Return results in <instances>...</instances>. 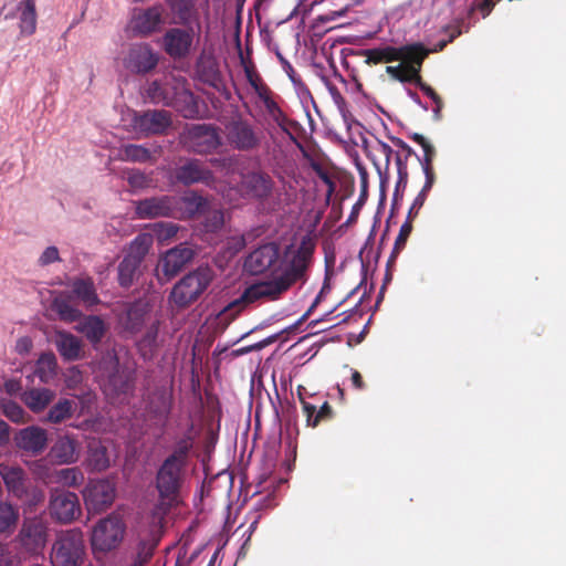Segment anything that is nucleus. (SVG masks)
<instances>
[{"label":"nucleus","mask_w":566,"mask_h":566,"mask_svg":"<svg viewBox=\"0 0 566 566\" xmlns=\"http://www.w3.org/2000/svg\"><path fill=\"white\" fill-rule=\"evenodd\" d=\"M179 230V227L172 222H157L153 226V238L155 237L158 242L164 243L174 238Z\"/></svg>","instance_id":"nucleus-47"},{"label":"nucleus","mask_w":566,"mask_h":566,"mask_svg":"<svg viewBox=\"0 0 566 566\" xmlns=\"http://www.w3.org/2000/svg\"><path fill=\"white\" fill-rule=\"evenodd\" d=\"M142 263L135 261L133 258L124 256L118 264V283L122 287L128 289L133 285Z\"/></svg>","instance_id":"nucleus-38"},{"label":"nucleus","mask_w":566,"mask_h":566,"mask_svg":"<svg viewBox=\"0 0 566 566\" xmlns=\"http://www.w3.org/2000/svg\"><path fill=\"white\" fill-rule=\"evenodd\" d=\"M154 239L151 233H139L129 244L128 251L125 254L133 258L135 261L142 263L153 245Z\"/></svg>","instance_id":"nucleus-40"},{"label":"nucleus","mask_w":566,"mask_h":566,"mask_svg":"<svg viewBox=\"0 0 566 566\" xmlns=\"http://www.w3.org/2000/svg\"><path fill=\"white\" fill-rule=\"evenodd\" d=\"M145 97L153 104L170 106L174 102V93L168 84L161 80H154L145 88Z\"/></svg>","instance_id":"nucleus-32"},{"label":"nucleus","mask_w":566,"mask_h":566,"mask_svg":"<svg viewBox=\"0 0 566 566\" xmlns=\"http://www.w3.org/2000/svg\"><path fill=\"white\" fill-rule=\"evenodd\" d=\"M313 74L322 80L325 75L333 73L335 80H337L340 84L346 85V80L344 76L337 71L335 64L332 61H328V66H324L323 64L313 62L312 64Z\"/></svg>","instance_id":"nucleus-48"},{"label":"nucleus","mask_w":566,"mask_h":566,"mask_svg":"<svg viewBox=\"0 0 566 566\" xmlns=\"http://www.w3.org/2000/svg\"><path fill=\"white\" fill-rule=\"evenodd\" d=\"M348 11V6L343 4L340 7H337L335 9H328L327 11L321 13L317 17V20L322 23H328L337 20L340 17H344Z\"/></svg>","instance_id":"nucleus-56"},{"label":"nucleus","mask_w":566,"mask_h":566,"mask_svg":"<svg viewBox=\"0 0 566 566\" xmlns=\"http://www.w3.org/2000/svg\"><path fill=\"white\" fill-rule=\"evenodd\" d=\"M314 245L306 239L283 249L276 242H265L251 250L243 261L244 271L253 276H282L307 280L313 263Z\"/></svg>","instance_id":"nucleus-1"},{"label":"nucleus","mask_w":566,"mask_h":566,"mask_svg":"<svg viewBox=\"0 0 566 566\" xmlns=\"http://www.w3.org/2000/svg\"><path fill=\"white\" fill-rule=\"evenodd\" d=\"M159 321H154L147 326L145 334L136 342L137 350L144 360H151L159 347L158 344Z\"/></svg>","instance_id":"nucleus-29"},{"label":"nucleus","mask_w":566,"mask_h":566,"mask_svg":"<svg viewBox=\"0 0 566 566\" xmlns=\"http://www.w3.org/2000/svg\"><path fill=\"white\" fill-rule=\"evenodd\" d=\"M69 286L71 287L69 293L72 297L77 298L85 306L92 307L99 304L101 300L92 277L74 279L70 282Z\"/></svg>","instance_id":"nucleus-25"},{"label":"nucleus","mask_w":566,"mask_h":566,"mask_svg":"<svg viewBox=\"0 0 566 566\" xmlns=\"http://www.w3.org/2000/svg\"><path fill=\"white\" fill-rule=\"evenodd\" d=\"M164 8L156 4L146 9H135L130 19V28L135 35L148 36L160 30L164 23Z\"/></svg>","instance_id":"nucleus-18"},{"label":"nucleus","mask_w":566,"mask_h":566,"mask_svg":"<svg viewBox=\"0 0 566 566\" xmlns=\"http://www.w3.org/2000/svg\"><path fill=\"white\" fill-rule=\"evenodd\" d=\"M176 179L185 186L203 184L208 187H213L216 181L212 170L196 158L187 159L177 167Z\"/></svg>","instance_id":"nucleus-20"},{"label":"nucleus","mask_w":566,"mask_h":566,"mask_svg":"<svg viewBox=\"0 0 566 566\" xmlns=\"http://www.w3.org/2000/svg\"><path fill=\"white\" fill-rule=\"evenodd\" d=\"M224 223V216L222 210H212L208 213L206 217L203 227L209 232H217L223 227Z\"/></svg>","instance_id":"nucleus-51"},{"label":"nucleus","mask_w":566,"mask_h":566,"mask_svg":"<svg viewBox=\"0 0 566 566\" xmlns=\"http://www.w3.org/2000/svg\"><path fill=\"white\" fill-rule=\"evenodd\" d=\"M407 160H408V158H406V156H402L399 151H396L395 161H396V166H397L398 178H397L395 192H394V201H396L398 199V197H400V199L402 198V193L408 184Z\"/></svg>","instance_id":"nucleus-43"},{"label":"nucleus","mask_w":566,"mask_h":566,"mask_svg":"<svg viewBox=\"0 0 566 566\" xmlns=\"http://www.w3.org/2000/svg\"><path fill=\"white\" fill-rule=\"evenodd\" d=\"M179 203L182 205L181 217L185 219L193 218L198 213L203 212L208 207L207 199L197 192H190L178 198Z\"/></svg>","instance_id":"nucleus-35"},{"label":"nucleus","mask_w":566,"mask_h":566,"mask_svg":"<svg viewBox=\"0 0 566 566\" xmlns=\"http://www.w3.org/2000/svg\"><path fill=\"white\" fill-rule=\"evenodd\" d=\"M375 149L385 157V172L387 174L390 165V159L392 155H395L396 153L394 151L391 146L381 140H377Z\"/></svg>","instance_id":"nucleus-60"},{"label":"nucleus","mask_w":566,"mask_h":566,"mask_svg":"<svg viewBox=\"0 0 566 566\" xmlns=\"http://www.w3.org/2000/svg\"><path fill=\"white\" fill-rule=\"evenodd\" d=\"M129 186L134 189L147 188L150 184V179L139 170H133L127 178Z\"/></svg>","instance_id":"nucleus-57"},{"label":"nucleus","mask_w":566,"mask_h":566,"mask_svg":"<svg viewBox=\"0 0 566 566\" xmlns=\"http://www.w3.org/2000/svg\"><path fill=\"white\" fill-rule=\"evenodd\" d=\"M20 12V32L22 35H32L36 30V9L34 0H23L18 4Z\"/></svg>","instance_id":"nucleus-33"},{"label":"nucleus","mask_w":566,"mask_h":566,"mask_svg":"<svg viewBox=\"0 0 566 566\" xmlns=\"http://www.w3.org/2000/svg\"><path fill=\"white\" fill-rule=\"evenodd\" d=\"M75 328L94 345L102 340L106 331L104 321L97 315L85 316Z\"/></svg>","instance_id":"nucleus-30"},{"label":"nucleus","mask_w":566,"mask_h":566,"mask_svg":"<svg viewBox=\"0 0 566 566\" xmlns=\"http://www.w3.org/2000/svg\"><path fill=\"white\" fill-rule=\"evenodd\" d=\"M14 442L20 450L31 455H38L46 448L48 432L41 427L30 426L19 430L14 436Z\"/></svg>","instance_id":"nucleus-21"},{"label":"nucleus","mask_w":566,"mask_h":566,"mask_svg":"<svg viewBox=\"0 0 566 566\" xmlns=\"http://www.w3.org/2000/svg\"><path fill=\"white\" fill-rule=\"evenodd\" d=\"M19 564L18 554L9 543L0 542V566H15Z\"/></svg>","instance_id":"nucleus-50"},{"label":"nucleus","mask_w":566,"mask_h":566,"mask_svg":"<svg viewBox=\"0 0 566 566\" xmlns=\"http://www.w3.org/2000/svg\"><path fill=\"white\" fill-rule=\"evenodd\" d=\"M116 496V488L107 479L90 480L83 490V497L88 511L101 513L108 509Z\"/></svg>","instance_id":"nucleus-16"},{"label":"nucleus","mask_w":566,"mask_h":566,"mask_svg":"<svg viewBox=\"0 0 566 566\" xmlns=\"http://www.w3.org/2000/svg\"><path fill=\"white\" fill-rule=\"evenodd\" d=\"M193 258V251L185 244L168 250L160 260V266L167 279L177 275Z\"/></svg>","instance_id":"nucleus-22"},{"label":"nucleus","mask_w":566,"mask_h":566,"mask_svg":"<svg viewBox=\"0 0 566 566\" xmlns=\"http://www.w3.org/2000/svg\"><path fill=\"white\" fill-rule=\"evenodd\" d=\"M292 84L300 102L304 107H306L308 104L315 105L314 98L307 85L303 82L301 77L292 82Z\"/></svg>","instance_id":"nucleus-52"},{"label":"nucleus","mask_w":566,"mask_h":566,"mask_svg":"<svg viewBox=\"0 0 566 566\" xmlns=\"http://www.w3.org/2000/svg\"><path fill=\"white\" fill-rule=\"evenodd\" d=\"M126 534L124 520L115 514L101 518L92 528L91 546L93 552L109 553L116 549Z\"/></svg>","instance_id":"nucleus-5"},{"label":"nucleus","mask_w":566,"mask_h":566,"mask_svg":"<svg viewBox=\"0 0 566 566\" xmlns=\"http://www.w3.org/2000/svg\"><path fill=\"white\" fill-rule=\"evenodd\" d=\"M84 533L80 527L61 530L52 543L49 559L52 566H81L85 559Z\"/></svg>","instance_id":"nucleus-4"},{"label":"nucleus","mask_w":566,"mask_h":566,"mask_svg":"<svg viewBox=\"0 0 566 566\" xmlns=\"http://www.w3.org/2000/svg\"><path fill=\"white\" fill-rule=\"evenodd\" d=\"M59 261H61L59 249L55 245H50L43 250L38 263L41 266H46Z\"/></svg>","instance_id":"nucleus-54"},{"label":"nucleus","mask_w":566,"mask_h":566,"mask_svg":"<svg viewBox=\"0 0 566 566\" xmlns=\"http://www.w3.org/2000/svg\"><path fill=\"white\" fill-rule=\"evenodd\" d=\"M84 481L82 471L77 468H65L53 473V482L66 488H76Z\"/></svg>","instance_id":"nucleus-42"},{"label":"nucleus","mask_w":566,"mask_h":566,"mask_svg":"<svg viewBox=\"0 0 566 566\" xmlns=\"http://www.w3.org/2000/svg\"><path fill=\"white\" fill-rule=\"evenodd\" d=\"M418 84H419L420 90L436 103V108L433 109V112L436 114H438L440 112L439 96L436 94V92L429 85L421 83V81H419Z\"/></svg>","instance_id":"nucleus-63"},{"label":"nucleus","mask_w":566,"mask_h":566,"mask_svg":"<svg viewBox=\"0 0 566 566\" xmlns=\"http://www.w3.org/2000/svg\"><path fill=\"white\" fill-rule=\"evenodd\" d=\"M171 123V114L165 109L134 112L130 119L132 129L138 137L164 135Z\"/></svg>","instance_id":"nucleus-12"},{"label":"nucleus","mask_w":566,"mask_h":566,"mask_svg":"<svg viewBox=\"0 0 566 566\" xmlns=\"http://www.w3.org/2000/svg\"><path fill=\"white\" fill-rule=\"evenodd\" d=\"M177 207V197L160 196L136 201L135 211L140 219L165 218L174 216Z\"/></svg>","instance_id":"nucleus-19"},{"label":"nucleus","mask_w":566,"mask_h":566,"mask_svg":"<svg viewBox=\"0 0 566 566\" xmlns=\"http://www.w3.org/2000/svg\"><path fill=\"white\" fill-rule=\"evenodd\" d=\"M411 231H412L411 220L407 219L400 227L399 234L395 241L392 254L399 253L403 249L406 241H407L409 234L411 233Z\"/></svg>","instance_id":"nucleus-53"},{"label":"nucleus","mask_w":566,"mask_h":566,"mask_svg":"<svg viewBox=\"0 0 566 566\" xmlns=\"http://www.w3.org/2000/svg\"><path fill=\"white\" fill-rule=\"evenodd\" d=\"M51 517L61 524H70L81 515L78 496L71 491L54 489L50 492Z\"/></svg>","instance_id":"nucleus-15"},{"label":"nucleus","mask_w":566,"mask_h":566,"mask_svg":"<svg viewBox=\"0 0 566 566\" xmlns=\"http://www.w3.org/2000/svg\"><path fill=\"white\" fill-rule=\"evenodd\" d=\"M211 271L198 268L182 276L172 287L169 300L177 307H186L196 301L210 285Z\"/></svg>","instance_id":"nucleus-6"},{"label":"nucleus","mask_w":566,"mask_h":566,"mask_svg":"<svg viewBox=\"0 0 566 566\" xmlns=\"http://www.w3.org/2000/svg\"><path fill=\"white\" fill-rule=\"evenodd\" d=\"M180 139L188 151L198 155L212 154L222 145L219 128L210 124L187 127Z\"/></svg>","instance_id":"nucleus-9"},{"label":"nucleus","mask_w":566,"mask_h":566,"mask_svg":"<svg viewBox=\"0 0 566 566\" xmlns=\"http://www.w3.org/2000/svg\"><path fill=\"white\" fill-rule=\"evenodd\" d=\"M168 4L181 24L189 28L195 23L196 29H198V24H200L199 14L192 0H169Z\"/></svg>","instance_id":"nucleus-31"},{"label":"nucleus","mask_w":566,"mask_h":566,"mask_svg":"<svg viewBox=\"0 0 566 566\" xmlns=\"http://www.w3.org/2000/svg\"><path fill=\"white\" fill-rule=\"evenodd\" d=\"M260 97L262 98L264 107L269 116L272 118V120L280 127V129L284 134H286L292 140H295L294 135L290 132L287 127L290 120L287 116L284 114V112L281 109V107L277 105V103L263 93H260Z\"/></svg>","instance_id":"nucleus-37"},{"label":"nucleus","mask_w":566,"mask_h":566,"mask_svg":"<svg viewBox=\"0 0 566 566\" xmlns=\"http://www.w3.org/2000/svg\"><path fill=\"white\" fill-rule=\"evenodd\" d=\"M331 290H332V285H331V281H329V271H328V269H326L325 277H324V282L321 287V291L314 298V301H313L312 305L310 306V308L307 310V312L302 316V319L305 318L322 302L324 296L327 295L331 292Z\"/></svg>","instance_id":"nucleus-55"},{"label":"nucleus","mask_w":566,"mask_h":566,"mask_svg":"<svg viewBox=\"0 0 566 566\" xmlns=\"http://www.w3.org/2000/svg\"><path fill=\"white\" fill-rule=\"evenodd\" d=\"M73 413V401L63 398L51 407L48 412L46 420L52 423H60L70 418Z\"/></svg>","instance_id":"nucleus-44"},{"label":"nucleus","mask_w":566,"mask_h":566,"mask_svg":"<svg viewBox=\"0 0 566 566\" xmlns=\"http://www.w3.org/2000/svg\"><path fill=\"white\" fill-rule=\"evenodd\" d=\"M266 280H259L244 289L240 297L230 302L223 310L242 311L244 306L253 304L259 301H276L285 292H287L294 284L305 282L302 279H291L282 276H265Z\"/></svg>","instance_id":"nucleus-3"},{"label":"nucleus","mask_w":566,"mask_h":566,"mask_svg":"<svg viewBox=\"0 0 566 566\" xmlns=\"http://www.w3.org/2000/svg\"><path fill=\"white\" fill-rule=\"evenodd\" d=\"M88 467L93 471H104L111 465L107 448L98 440H94L88 444L87 454Z\"/></svg>","instance_id":"nucleus-34"},{"label":"nucleus","mask_w":566,"mask_h":566,"mask_svg":"<svg viewBox=\"0 0 566 566\" xmlns=\"http://www.w3.org/2000/svg\"><path fill=\"white\" fill-rule=\"evenodd\" d=\"M52 310L61 321L73 323L81 318L82 312L73 304L69 292H60L52 300Z\"/></svg>","instance_id":"nucleus-28"},{"label":"nucleus","mask_w":566,"mask_h":566,"mask_svg":"<svg viewBox=\"0 0 566 566\" xmlns=\"http://www.w3.org/2000/svg\"><path fill=\"white\" fill-rule=\"evenodd\" d=\"M32 339L28 336L20 337L15 343V352L20 355H27L32 349Z\"/></svg>","instance_id":"nucleus-62"},{"label":"nucleus","mask_w":566,"mask_h":566,"mask_svg":"<svg viewBox=\"0 0 566 566\" xmlns=\"http://www.w3.org/2000/svg\"><path fill=\"white\" fill-rule=\"evenodd\" d=\"M56 357L53 353H43L35 364V375L42 382H49L56 375Z\"/></svg>","instance_id":"nucleus-39"},{"label":"nucleus","mask_w":566,"mask_h":566,"mask_svg":"<svg viewBox=\"0 0 566 566\" xmlns=\"http://www.w3.org/2000/svg\"><path fill=\"white\" fill-rule=\"evenodd\" d=\"M0 476L10 494L17 499H22L27 494V476L22 468L0 463Z\"/></svg>","instance_id":"nucleus-24"},{"label":"nucleus","mask_w":566,"mask_h":566,"mask_svg":"<svg viewBox=\"0 0 566 566\" xmlns=\"http://www.w3.org/2000/svg\"><path fill=\"white\" fill-rule=\"evenodd\" d=\"M146 409L155 418L167 420L172 408V379H160L145 398Z\"/></svg>","instance_id":"nucleus-17"},{"label":"nucleus","mask_w":566,"mask_h":566,"mask_svg":"<svg viewBox=\"0 0 566 566\" xmlns=\"http://www.w3.org/2000/svg\"><path fill=\"white\" fill-rule=\"evenodd\" d=\"M1 408H2L3 415L11 421H13V422L23 421L24 410L19 403H17L12 400H7V401H2Z\"/></svg>","instance_id":"nucleus-49"},{"label":"nucleus","mask_w":566,"mask_h":566,"mask_svg":"<svg viewBox=\"0 0 566 566\" xmlns=\"http://www.w3.org/2000/svg\"><path fill=\"white\" fill-rule=\"evenodd\" d=\"M18 518V510L11 503L0 501V534L11 531Z\"/></svg>","instance_id":"nucleus-45"},{"label":"nucleus","mask_w":566,"mask_h":566,"mask_svg":"<svg viewBox=\"0 0 566 566\" xmlns=\"http://www.w3.org/2000/svg\"><path fill=\"white\" fill-rule=\"evenodd\" d=\"M54 392L48 388H34L23 394L24 403L34 412L42 411L53 399Z\"/></svg>","instance_id":"nucleus-36"},{"label":"nucleus","mask_w":566,"mask_h":566,"mask_svg":"<svg viewBox=\"0 0 566 566\" xmlns=\"http://www.w3.org/2000/svg\"><path fill=\"white\" fill-rule=\"evenodd\" d=\"M274 179L262 169H253L240 175L238 192L244 200L264 202L272 197Z\"/></svg>","instance_id":"nucleus-10"},{"label":"nucleus","mask_w":566,"mask_h":566,"mask_svg":"<svg viewBox=\"0 0 566 566\" xmlns=\"http://www.w3.org/2000/svg\"><path fill=\"white\" fill-rule=\"evenodd\" d=\"M148 313V306L140 301H136L130 303L125 312L119 315L118 323L124 332L134 335L144 327Z\"/></svg>","instance_id":"nucleus-23"},{"label":"nucleus","mask_w":566,"mask_h":566,"mask_svg":"<svg viewBox=\"0 0 566 566\" xmlns=\"http://www.w3.org/2000/svg\"><path fill=\"white\" fill-rule=\"evenodd\" d=\"M187 482V467L165 458L155 474V489L165 511L182 504Z\"/></svg>","instance_id":"nucleus-2"},{"label":"nucleus","mask_w":566,"mask_h":566,"mask_svg":"<svg viewBox=\"0 0 566 566\" xmlns=\"http://www.w3.org/2000/svg\"><path fill=\"white\" fill-rule=\"evenodd\" d=\"M15 539L28 554L41 555L49 539V522L42 515L24 517Z\"/></svg>","instance_id":"nucleus-8"},{"label":"nucleus","mask_w":566,"mask_h":566,"mask_svg":"<svg viewBox=\"0 0 566 566\" xmlns=\"http://www.w3.org/2000/svg\"><path fill=\"white\" fill-rule=\"evenodd\" d=\"M390 140L395 147H397L399 150L405 151L406 158H409L410 156L415 155L413 149L401 138L399 137H390Z\"/></svg>","instance_id":"nucleus-64"},{"label":"nucleus","mask_w":566,"mask_h":566,"mask_svg":"<svg viewBox=\"0 0 566 566\" xmlns=\"http://www.w3.org/2000/svg\"><path fill=\"white\" fill-rule=\"evenodd\" d=\"M192 449V440L189 437L181 438L177 441L174 451L166 457L168 460H172L179 464L188 467L189 452Z\"/></svg>","instance_id":"nucleus-46"},{"label":"nucleus","mask_w":566,"mask_h":566,"mask_svg":"<svg viewBox=\"0 0 566 566\" xmlns=\"http://www.w3.org/2000/svg\"><path fill=\"white\" fill-rule=\"evenodd\" d=\"M247 244L245 237L243 234L230 235L226 240V249L230 254H237Z\"/></svg>","instance_id":"nucleus-59"},{"label":"nucleus","mask_w":566,"mask_h":566,"mask_svg":"<svg viewBox=\"0 0 566 566\" xmlns=\"http://www.w3.org/2000/svg\"><path fill=\"white\" fill-rule=\"evenodd\" d=\"M54 344L61 357L66 361H74L80 359L82 343L75 335L57 331L54 336Z\"/></svg>","instance_id":"nucleus-26"},{"label":"nucleus","mask_w":566,"mask_h":566,"mask_svg":"<svg viewBox=\"0 0 566 566\" xmlns=\"http://www.w3.org/2000/svg\"><path fill=\"white\" fill-rule=\"evenodd\" d=\"M150 157V150L143 145L127 144L118 150V158L123 161L146 163Z\"/></svg>","instance_id":"nucleus-41"},{"label":"nucleus","mask_w":566,"mask_h":566,"mask_svg":"<svg viewBox=\"0 0 566 566\" xmlns=\"http://www.w3.org/2000/svg\"><path fill=\"white\" fill-rule=\"evenodd\" d=\"M427 196L428 195L419 191V193L413 199L411 207L409 208L407 219L412 220L418 214L419 210L422 208L427 199Z\"/></svg>","instance_id":"nucleus-61"},{"label":"nucleus","mask_w":566,"mask_h":566,"mask_svg":"<svg viewBox=\"0 0 566 566\" xmlns=\"http://www.w3.org/2000/svg\"><path fill=\"white\" fill-rule=\"evenodd\" d=\"M51 455L60 464H72L78 460V444L75 439L64 436L60 437L51 448Z\"/></svg>","instance_id":"nucleus-27"},{"label":"nucleus","mask_w":566,"mask_h":566,"mask_svg":"<svg viewBox=\"0 0 566 566\" xmlns=\"http://www.w3.org/2000/svg\"><path fill=\"white\" fill-rule=\"evenodd\" d=\"M199 36L200 24H198V29L193 27L170 28L163 35V49L174 60L186 59L191 54Z\"/></svg>","instance_id":"nucleus-11"},{"label":"nucleus","mask_w":566,"mask_h":566,"mask_svg":"<svg viewBox=\"0 0 566 566\" xmlns=\"http://www.w3.org/2000/svg\"><path fill=\"white\" fill-rule=\"evenodd\" d=\"M303 411L306 416V422L310 427H316L321 419V412H317V407L303 399H301Z\"/></svg>","instance_id":"nucleus-58"},{"label":"nucleus","mask_w":566,"mask_h":566,"mask_svg":"<svg viewBox=\"0 0 566 566\" xmlns=\"http://www.w3.org/2000/svg\"><path fill=\"white\" fill-rule=\"evenodd\" d=\"M428 54V51L423 49L421 44H411L405 45L400 48L398 51L394 49H386L382 51H371L368 55L369 60L374 61H392V60H403L410 62V64H406L403 66V71H401V76H399L400 82H412L417 81L419 83L420 78L418 76L419 67L422 63V60Z\"/></svg>","instance_id":"nucleus-7"},{"label":"nucleus","mask_w":566,"mask_h":566,"mask_svg":"<svg viewBox=\"0 0 566 566\" xmlns=\"http://www.w3.org/2000/svg\"><path fill=\"white\" fill-rule=\"evenodd\" d=\"M228 144L239 151H252L260 147L262 134L247 119H233L226 126Z\"/></svg>","instance_id":"nucleus-14"},{"label":"nucleus","mask_w":566,"mask_h":566,"mask_svg":"<svg viewBox=\"0 0 566 566\" xmlns=\"http://www.w3.org/2000/svg\"><path fill=\"white\" fill-rule=\"evenodd\" d=\"M159 59V53L149 43H133L123 59V66L132 74L146 75L157 67Z\"/></svg>","instance_id":"nucleus-13"}]
</instances>
